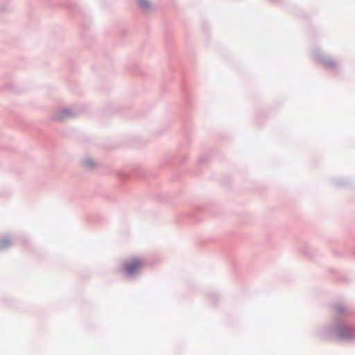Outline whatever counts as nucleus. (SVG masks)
<instances>
[{"instance_id": "1", "label": "nucleus", "mask_w": 355, "mask_h": 355, "mask_svg": "<svg viewBox=\"0 0 355 355\" xmlns=\"http://www.w3.org/2000/svg\"><path fill=\"white\" fill-rule=\"evenodd\" d=\"M144 265L141 259H133L126 262L124 266V270L128 275H133L138 272Z\"/></svg>"}, {"instance_id": "2", "label": "nucleus", "mask_w": 355, "mask_h": 355, "mask_svg": "<svg viewBox=\"0 0 355 355\" xmlns=\"http://www.w3.org/2000/svg\"><path fill=\"white\" fill-rule=\"evenodd\" d=\"M337 334L340 339L352 338L355 336V331L350 327H345L340 328Z\"/></svg>"}, {"instance_id": "3", "label": "nucleus", "mask_w": 355, "mask_h": 355, "mask_svg": "<svg viewBox=\"0 0 355 355\" xmlns=\"http://www.w3.org/2000/svg\"><path fill=\"white\" fill-rule=\"evenodd\" d=\"M138 2L141 6L144 7L147 6V1L146 0H138Z\"/></svg>"}, {"instance_id": "4", "label": "nucleus", "mask_w": 355, "mask_h": 355, "mask_svg": "<svg viewBox=\"0 0 355 355\" xmlns=\"http://www.w3.org/2000/svg\"><path fill=\"white\" fill-rule=\"evenodd\" d=\"M86 164L89 166V165H92V163L90 161H87Z\"/></svg>"}]
</instances>
